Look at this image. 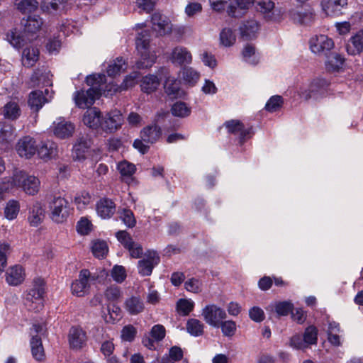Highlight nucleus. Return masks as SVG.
Masks as SVG:
<instances>
[{"mask_svg": "<svg viewBox=\"0 0 363 363\" xmlns=\"http://www.w3.org/2000/svg\"><path fill=\"white\" fill-rule=\"evenodd\" d=\"M88 148L85 141H77L72 148V157L74 160H82L85 158V152Z\"/></svg>", "mask_w": 363, "mask_h": 363, "instance_id": "57", "label": "nucleus"}, {"mask_svg": "<svg viewBox=\"0 0 363 363\" xmlns=\"http://www.w3.org/2000/svg\"><path fill=\"white\" fill-rule=\"evenodd\" d=\"M195 303L190 298H179L176 305L177 313L182 316L188 315L194 308Z\"/></svg>", "mask_w": 363, "mask_h": 363, "instance_id": "41", "label": "nucleus"}, {"mask_svg": "<svg viewBox=\"0 0 363 363\" xmlns=\"http://www.w3.org/2000/svg\"><path fill=\"white\" fill-rule=\"evenodd\" d=\"M48 210L51 220L57 223L66 221L71 213L69 202L60 196H55L49 201Z\"/></svg>", "mask_w": 363, "mask_h": 363, "instance_id": "5", "label": "nucleus"}, {"mask_svg": "<svg viewBox=\"0 0 363 363\" xmlns=\"http://www.w3.org/2000/svg\"><path fill=\"white\" fill-rule=\"evenodd\" d=\"M43 25L42 18L38 16H28L25 24L24 31L28 33H35Z\"/></svg>", "mask_w": 363, "mask_h": 363, "instance_id": "43", "label": "nucleus"}, {"mask_svg": "<svg viewBox=\"0 0 363 363\" xmlns=\"http://www.w3.org/2000/svg\"><path fill=\"white\" fill-rule=\"evenodd\" d=\"M45 282L41 278L33 280L32 287L24 294V305L28 311L39 312L44 306Z\"/></svg>", "mask_w": 363, "mask_h": 363, "instance_id": "3", "label": "nucleus"}, {"mask_svg": "<svg viewBox=\"0 0 363 363\" xmlns=\"http://www.w3.org/2000/svg\"><path fill=\"white\" fill-rule=\"evenodd\" d=\"M91 202V195L86 191H82L75 196L74 203L79 211L85 209Z\"/></svg>", "mask_w": 363, "mask_h": 363, "instance_id": "50", "label": "nucleus"}, {"mask_svg": "<svg viewBox=\"0 0 363 363\" xmlns=\"http://www.w3.org/2000/svg\"><path fill=\"white\" fill-rule=\"evenodd\" d=\"M39 58V50L33 45L26 46L22 52L21 61L24 67H33Z\"/></svg>", "mask_w": 363, "mask_h": 363, "instance_id": "31", "label": "nucleus"}, {"mask_svg": "<svg viewBox=\"0 0 363 363\" xmlns=\"http://www.w3.org/2000/svg\"><path fill=\"white\" fill-rule=\"evenodd\" d=\"M268 308L274 310L279 316H286L292 312L294 304L291 301H279L270 304Z\"/></svg>", "mask_w": 363, "mask_h": 363, "instance_id": "38", "label": "nucleus"}, {"mask_svg": "<svg viewBox=\"0 0 363 363\" xmlns=\"http://www.w3.org/2000/svg\"><path fill=\"white\" fill-rule=\"evenodd\" d=\"M91 250L94 255L98 258H104L108 251L107 243L100 240L93 241Z\"/></svg>", "mask_w": 363, "mask_h": 363, "instance_id": "55", "label": "nucleus"}, {"mask_svg": "<svg viewBox=\"0 0 363 363\" xmlns=\"http://www.w3.org/2000/svg\"><path fill=\"white\" fill-rule=\"evenodd\" d=\"M202 282L196 278H191L184 282V287L186 291L197 294L201 291Z\"/></svg>", "mask_w": 363, "mask_h": 363, "instance_id": "61", "label": "nucleus"}, {"mask_svg": "<svg viewBox=\"0 0 363 363\" xmlns=\"http://www.w3.org/2000/svg\"><path fill=\"white\" fill-rule=\"evenodd\" d=\"M16 5L20 11L26 13L34 11L38 6V2L36 0H21Z\"/></svg>", "mask_w": 363, "mask_h": 363, "instance_id": "59", "label": "nucleus"}, {"mask_svg": "<svg viewBox=\"0 0 363 363\" xmlns=\"http://www.w3.org/2000/svg\"><path fill=\"white\" fill-rule=\"evenodd\" d=\"M169 60L172 64L180 66L189 65L192 62V55L186 48L176 46L172 50Z\"/></svg>", "mask_w": 363, "mask_h": 363, "instance_id": "19", "label": "nucleus"}, {"mask_svg": "<svg viewBox=\"0 0 363 363\" xmlns=\"http://www.w3.org/2000/svg\"><path fill=\"white\" fill-rule=\"evenodd\" d=\"M284 100L282 96L274 95L269 98L267 101L264 109L270 113L278 111L283 106Z\"/></svg>", "mask_w": 363, "mask_h": 363, "instance_id": "56", "label": "nucleus"}, {"mask_svg": "<svg viewBox=\"0 0 363 363\" xmlns=\"http://www.w3.org/2000/svg\"><path fill=\"white\" fill-rule=\"evenodd\" d=\"M259 28V23L254 19L245 21L240 27L242 38L246 40L255 38L257 36Z\"/></svg>", "mask_w": 363, "mask_h": 363, "instance_id": "30", "label": "nucleus"}, {"mask_svg": "<svg viewBox=\"0 0 363 363\" xmlns=\"http://www.w3.org/2000/svg\"><path fill=\"white\" fill-rule=\"evenodd\" d=\"M116 237L126 249H128L134 243L130 235L125 230H120L117 232L116 233Z\"/></svg>", "mask_w": 363, "mask_h": 363, "instance_id": "62", "label": "nucleus"}, {"mask_svg": "<svg viewBox=\"0 0 363 363\" xmlns=\"http://www.w3.org/2000/svg\"><path fill=\"white\" fill-rule=\"evenodd\" d=\"M186 329L193 337H199L204 333V324L196 318H189L186 323Z\"/></svg>", "mask_w": 363, "mask_h": 363, "instance_id": "37", "label": "nucleus"}, {"mask_svg": "<svg viewBox=\"0 0 363 363\" xmlns=\"http://www.w3.org/2000/svg\"><path fill=\"white\" fill-rule=\"evenodd\" d=\"M139 77L140 74L138 72H133L125 77L121 85L109 83L108 84L105 85V88H106V89H111V95H112L114 93L127 90L134 86L137 84Z\"/></svg>", "mask_w": 363, "mask_h": 363, "instance_id": "25", "label": "nucleus"}, {"mask_svg": "<svg viewBox=\"0 0 363 363\" xmlns=\"http://www.w3.org/2000/svg\"><path fill=\"white\" fill-rule=\"evenodd\" d=\"M347 5V0H322L320 6L325 15L337 16Z\"/></svg>", "mask_w": 363, "mask_h": 363, "instance_id": "23", "label": "nucleus"}, {"mask_svg": "<svg viewBox=\"0 0 363 363\" xmlns=\"http://www.w3.org/2000/svg\"><path fill=\"white\" fill-rule=\"evenodd\" d=\"M16 150L21 157L30 159L37 152L38 145L33 138L25 136L18 140Z\"/></svg>", "mask_w": 363, "mask_h": 363, "instance_id": "13", "label": "nucleus"}, {"mask_svg": "<svg viewBox=\"0 0 363 363\" xmlns=\"http://www.w3.org/2000/svg\"><path fill=\"white\" fill-rule=\"evenodd\" d=\"M160 262V257L157 252L148 250L144 257L138 261V272L142 276H150L153 268Z\"/></svg>", "mask_w": 363, "mask_h": 363, "instance_id": "12", "label": "nucleus"}, {"mask_svg": "<svg viewBox=\"0 0 363 363\" xmlns=\"http://www.w3.org/2000/svg\"><path fill=\"white\" fill-rule=\"evenodd\" d=\"M219 328H220L223 335L225 337L233 336L237 330L236 323L232 320H222L220 323Z\"/></svg>", "mask_w": 363, "mask_h": 363, "instance_id": "58", "label": "nucleus"}, {"mask_svg": "<svg viewBox=\"0 0 363 363\" xmlns=\"http://www.w3.org/2000/svg\"><path fill=\"white\" fill-rule=\"evenodd\" d=\"M310 49L312 52L317 55H326L334 48L332 38L325 35H318L310 39Z\"/></svg>", "mask_w": 363, "mask_h": 363, "instance_id": "11", "label": "nucleus"}, {"mask_svg": "<svg viewBox=\"0 0 363 363\" xmlns=\"http://www.w3.org/2000/svg\"><path fill=\"white\" fill-rule=\"evenodd\" d=\"M201 315L208 325L215 328H218L220 323L227 318L225 309L214 303L208 304L203 308Z\"/></svg>", "mask_w": 363, "mask_h": 363, "instance_id": "7", "label": "nucleus"}, {"mask_svg": "<svg viewBox=\"0 0 363 363\" xmlns=\"http://www.w3.org/2000/svg\"><path fill=\"white\" fill-rule=\"evenodd\" d=\"M318 330L315 327L311 325L308 327L303 334L304 341L308 346V345H315L318 340Z\"/></svg>", "mask_w": 363, "mask_h": 363, "instance_id": "60", "label": "nucleus"}, {"mask_svg": "<svg viewBox=\"0 0 363 363\" xmlns=\"http://www.w3.org/2000/svg\"><path fill=\"white\" fill-rule=\"evenodd\" d=\"M96 279V276L91 274L88 269H82L79 278L72 284L71 291L72 294L78 297L84 296L89 291L91 281Z\"/></svg>", "mask_w": 363, "mask_h": 363, "instance_id": "9", "label": "nucleus"}, {"mask_svg": "<svg viewBox=\"0 0 363 363\" xmlns=\"http://www.w3.org/2000/svg\"><path fill=\"white\" fill-rule=\"evenodd\" d=\"M160 84V79L157 75L147 74L141 80V90L146 94L155 91Z\"/></svg>", "mask_w": 363, "mask_h": 363, "instance_id": "35", "label": "nucleus"}, {"mask_svg": "<svg viewBox=\"0 0 363 363\" xmlns=\"http://www.w3.org/2000/svg\"><path fill=\"white\" fill-rule=\"evenodd\" d=\"M92 228V224L86 218H82L77 224V232L83 235H88Z\"/></svg>", "mask_w": 363, "mask_h": 363, "instance_id": "63", "label": "nucleus"}, {"mask_svg": "<svg viewBox=\"0 0 363 363\" xmlns=\"http://www.w3.org/2000/svg\"><path fill=\"white\" fill-rule=\"evenodd\" d=\"M127 68V65L123 57H117L108 65L107 68V74L110 77H115L120 74Z\"/></svg>", "mask_w": 363, "mask_h": 363, "instance_id": "42", "label": "nucleus"}, {"mask_svg": "<svg viewBox=\"0 0 363 363\" xmlns=\"http://www.w3.org/2000/svg\"><path fill=\"white\" fill-rule=\"evenodd\" d=\"M116 168L123 178L131 177L136 171L135 165L127 160L119 162Z\"/></svg>", "mask_w": 363, "mask_h": 363, "instance_id": "47", "label": "nucleus"}, {"mask_svg": "<svg viewBox=\"0 0 363 363\" xmlns=\"http://www.w3.org/2000/svg\"><path fill=\"white\" fill-rule=\"evenodd\" d=\"M243 60L250 64L255 65L259 62V56L256 53L255 48L250 44H247L242 52Z\"/></svg>", "mask_w": 363, "mask_h": 363, "instance_id": "44", "label": "nucleus"}, {"mask_svg": "<svg viewBox=\"0 0 363 363\" xmlns=\"http://www.w3.org/2000/svg\"><path fill=\"white\" fill-rule=\"evenodd\" d=\"M329 82L323 78H317L312 80L309 84H304L300 86L297 93L300 97L308 100L313 99L319 100L328 94Z\"/></svg>", "mask_w": 363, "mask_h": 363, "instance_id": "4", "label": "nucleus"}, {"mask_svg": "<svg viewBox=\"0 0 363 363\" xmlns=\"http://www.w3.org/2000/svg\"><path fill=\"white\" fill-rule=\"evenodd\" d=\"M17 171L18 169H15L11 177H5L0 182L1 189L5 193H10L15 188H18Z\"/></svg>", "mask_w": 363, "mask_h": 363, "instance_id": "46", "label": "nucleus"}, {"mask_svg": "<svg viewBox=\"0 0 363 363\" xmlns=\"http://www.w3.org/2000/svg\"><path fill=\"white\" fill-rule=\"evenodd\" d=\"M254 3L255 0H235L228 6L227 12L231 17L240 18Z\"/></svg>", "mask_w": 363, "mask_h": 363, "instance_id": "24", "label": "nucleus"}, {"mask_svg": "<svg viewBox=\"0 0 363 363\" xmlns=\"http://www.w3.org/2000/svg\"><path fill=\"white\" fill-rule=\"evenodd\" d=\"M225 125L230 134H233L238 138L240 144H242L252 135V128H245L240 121L231 120L225 122Z\"/></svg>", "mask_w": 363, "mask_h": 363, "instance_id": "14", "label": "nucleus"}, {"mask_svg": "<svg viewBox=\"0 0 363 363\" xmlns=\"http://www.w3.org/2000/svg\"><path fill=\"white\" fill-rule=\"evenodd\" d=\"M106 81L104 74H92L86 77V83L90 86L87 90L76 91L73 94L75 105L79 108H86L94 104L95 100L101 94H111V89L105 88Z\"/></svg>", "mask_w": 363, "mask_h": 363, "instance_id": "1", "label": "nucleus"}, {"mask_svg": "<svg viewBox=\"0 0 363 363\" xmlns=\"http://www.w3.org/2000/svg\"><path fill=\"white\" fill-rule=\"evenodd\" d=\"M220 43L224 47L232 46L236 40V36L232 29L224 28L220 33Z\"/></svg>", "mask_w": 363, "mask_h": 363, "instance_id": "48", "label": "nucleus"}, {"mask_svg": "<svg viewBox=\"0 0 363 363\" xmlns=\"http://www.w3.org/2000/svg\"><path fill=\"white\" fill-rule=\"evenodd\" d=\"M157 75L160 77H164L166 79L164 83V89L167 95L172 99L182 98L185 92L181 88V81L174 77L169 76V69L166 67H161L157 70Z\"/></svg>", "mask_w": 363, "mask_h": 363, "instance_id": "6", "label": "nucleus"}, {"mask_svg": "<svg viewBox=\"0 0 363 363\" xmlns=\"http://www.w3.org/2000/svg\"><path fill=\"white\" fill-rule=\"evenodd\" d=\"M119 217L128 228H133L136 224V220L133 211L128 208H120L118 211Z\"/></svg>", "mask_w": 363, "mask_h": 363, "instance_id": "54", "label": "nucleus"}, {"mask_svg": "<svg viewBox=\"0 0 363 363\" xmlns=\"http://www.w3.org/2000/svg\"><path fill=\"white\" fill-rule=\"evenodd\" d=\"M124 308L130 315H135L144 311L145 304L139 296H133L125 301Z\"/></svg>", "mask_w": 363, "mask_h": 363, "instance_id": "32", "label": "nucleus"}, {"mask_svg": "<svg viewBox=\"0 0 363 363\" xmlns=\"http://www.w3.org/2000/svg\"><path fill=\"white\" fill-rule=\"evenodd\" d=\"M166 335L165 328L160 324L155 325L150 330L148 336L143 339V344L147 348L153 350L155 348V343L162 341Z\"/></svg>", "mask_w": 363, "mask_h": 363, "instance_id": "20", "label": "nucleus"}, {"mask_svg": "<svg viewBox=\"0 0 363 363\" xmlns=\"http://www.w3.org/2000/svg\"><path fill=\"white\" fill-rule=\"evenodd\" d=\"M74 125L70 121H66L64 118H57L52 123L54 135L60 139H65L71 137L74 131Z\"/></svg>", "mask_w": 363, "mask_h": 363, "instance_id": "16", "label": "nucleus"}, {"mask_svg": "<svg viewBox=\"0 0 363 363\" xmlns=\"http://www.w3.org/2000/svg\"><path fill=\"white\" fill-rule=\"evenodd\" d=\"M179 75L182 83L190 87L195 86L200 79V73L191 67H182Z\"/></svg>", "mask_w": 363, "mask_h": 363, "instance_id": "27", "label": "nucleus"}, {"mask_svg": "<svg viewBox=\"0 0 363 363\" xmlns=\"http://www.w3.org/2000/svg\"><path fill=\"white\" fill-rule=\"evenodd\" d=\"M31 352L33 358L38 361L43 359L45 354L42 345V340L38 335H33L30 339Z\"/></svg>", "mask_w": 363, "mask_h": 363, "instance_id": "39", "label": "nucleus"}, {"mask_svg": "<svg viewBox=\"0 0 363 363\" xmlns=\"http://www.w3.org/2000/svg\"><path fill=\"white\" fill-rule=\"evenodd\" d=\"M124 121L121 112L118 110H112L103 116L101 130L104 132L112 133L119 129Z\"/></svg>", "mask_w": 363, "mask_h": 363, "instance_id": "10", "label": "nucleus"}, {"mask_svg": "<svg viewBox=\"0 0 363 363\" xmlns=\"http://www.w3.org/2000/svg\"><path fill=\"white\" fill-rule=\"evenodd\" d=\"M48 102L40 91H33L30 94L28 104L30 108L38 111Z\"/></svg>", "mask_w": 363, "mask_h": 363, "instance_id": "40", "label": "nucleus"}, {"mask_svg": "<svg viewBox=\"0 0 363 363\" xmlns=\"http://www.w3.org/2000/svg\"><path fill=\"white\" fill-rule=\"evenodd\" d=\"M45 211L40 201H35L29 209L28 220L31 226L37 227L44 218Z\"/></svg>", "mask_w": 363, "mask_h": 363, "instance_id": "28", "label": "nucleus"}, {"mask_svg": "<svg viewBox=\"0 0 363 363\" xmlns=\"http://www.w3.org/2000/svg\"><path fill=\"white\" fill-rule=\"evenodd\" d=\"M152 28L158 35L169 34L172 30V24L166 16L155 13L151 17Z\"/></svg>", "mask_w": 363, "mask_h": 363, "instance_id": "17", "label": "nucleus"}, {"mask_svg": "<svg viewBox=\"0 0 363 363\" xmlns=\"http://www.w3.org/2000/svg\"><path fill=\"white\" fill-rule=\"evenodd\" d=\"M20 113V108L16 102H9L4 107V116L9 120L17 119Z\"/></svg>", "mask_w": 363, "mask_h": 363, "instance_id": "49", "label": "nucleus"}, {"mask_svg": "<svg viewBox=\"0 0 363 363\" xmlns=\"http://www.w3.org/2000/svg\"><path fill=\"white\" fill-rule=\"evenodd\" d=\"M256 9L268 21H278L281 19V11L274 10V3L271 0L255 1Z\"/></svg>", "mask_w": 363, "mask_h": 363, "instance_id": "15", "label": "nucleus"}, {"mask_svg": "<svg viewBox=\"0 0 363 363\" xmlns=\"http://www.w3.org/2000/svg\"><path fill=\"white\" fill-rule=\"evenodd\" d=\"M350 42L353 45L354 49L350 50L347 48V52L351 55L360 53L363 51V30L357 32L354 35L352 36Z\"/></svg>", "mask_w": 363, "mask_h": 363, "instance_id": "51", "label": "nucleus"}, {"mask_svg": "<svg viewBox=\"0 0 363 363\" xmlns=\"http://www.w3.org/2000/svg\"><path fill=\"white\" fill-rule=\"evenodd\" d=\"M86 332L82 328L73 326L69 329L68 341L69 346L73 350H80L86 342Z\"/></svg>", "mask_w": 363, "mask_h": 363, "instance_id": "21", "label": "nucleus"}, {"mask_svg": "<svg viewBox=\"0 0 363 363\" xmlns=\"http://www.w3.org/2000/svg\"><path fill=\"white\" fill-rule=\"evenodd\" d=\"M111 277L115 281L122 283L126 278L125 268L121 265L114 266L111 270Z\"/></svg>", "mask_w": 363, "mask_h": 363, "instance_id": "64", "label": "nucleus"}, {"mask_svg": "<svg viewBox=\"0 0 363 363\" xmlns=\"http://www.w3.org/2000/svg\"><path fill=\"white\" fill-rule=\"evenodd\" d=\"M150 33L148 30H142L138 34L135 46L140 60L135 63L137 69L149 68L155 62L156 55L150 50Z\"/></svg>", "mask_w": 363, "mask_h": 363, "instance_id": "2", "label": "nucleus"}, {"mask_svg": "<svg viewBox=\"0 0 363 363\" xmlns=\"http://www.w3.org/2000/svg\"><path fill=\"white\" fill-rule=\"evenodd\" d=\"M115 211L116 205L110 199H101L96 203L97 214L103 219L110 218Z\"/></svg>", "mask_w": 363, "mask_h": 363, "instance_id": "26", "label": "nucleus"}, {"mask_svg": "<svg viewBox=\"0 0 363 363\" xmlns=\"http://www.w3.org/2000/svg\"><path fill=\"white\" fill-rule=\"evenodd\" d=\"M103 115L99 109L96 107L89 108L83 116L84 124L93 130H101Z\"/></svg>", "mask_w": 363, "mask_h": 363, "instance_id": "22", "label": "nucleus"}, {"mask_svg": "<svg viewBox=\"0 0 363 363\" xmlns=\"http://www.w3.org/2000/svg\"><path fill=\"white\" fill-rule=\"evenodd\" d=\"M20 211V203L17 200H9L4 208L5 218L9 220H14Z\"/></svg>", "mask_w": 363, "mask_h": 363, "instance_id": "45", "label": "nucleus"}, {"mask_svg": "<svg viewBox=\"0 0 363 363\" xmlns=\"http://www.w3.org/2000/svg\"><path fill=\"white\" fill-rule=\"evenodd\" d=\"M162 130L157 125H148L143 129L140 133L141 138L148 143H155L161 136Z\"/></svg>", "mask_w": 363, "mask_h": 363, "instance_id": "34", "label": "nucleus"}, {"mask_svg": "<svg viewBox=\"0 0 363 363\" xmlns=\"http://www.w3.org/2000/svg\"><path fill=\"white\" fill-rule=\"evenodd\" d=\"M57 152L56 143L51 140H47L42 143L36 153H38L40 158L47 160L54 157Z\"/></svg>", "mask_w": 363, "mask_h": 363, "instance_id": "33", "label": "nucleus"}, {"mask_svg": "<svg viewBox=\"0 0 363 363\" xmlns=\"http://www.w3.org/2000/svg\"><path fill=\"white\" fill-rule=\"evenodd\" d=\"M18 188L28 195H36L40 190V182L39 179L34 176L28 174L23 170L17 171Z\"/></svg>", "mask_w": 363, "mask_h": 363, "instance_id": "8", "label": "nucleus"}, {"mask_svg": "<svg viewBox=\"0 0 363 363\" xmlns=\"http://www.w3.org/2000/svg\"><path fill=\"white\" fill-rule=\"evenodd\" d=\"M14 138L13 126L6 122H0V143H9Z\"/></svg>", "mask_w": 363, "mask_h": 363, "instance_id": "52", "label": "nucleus"}, {"mask_svg": "<svg viewBox=\"0 0 363 363\" xmlns=\"http://www.w3.org/2000/svg\"><path fill=\"white\" fill-rule=\"evenodd\" d=\"M289 18L295 23L301 25H309L315 18V14L310 9H302L301 10L292 9L288 12Z\"/></svg>", "mask_w": 363, "mask_h": 363, "instance_id": "18", "label": "nucleus"}, {"mask_svg": "<svg viewBox=\"0 0 363 363\" xmlns=\"http://www.w3.org/2000/svg\"><path fill=\"white\" fill-rule=\"evenodd\" d=\"M24 279V269L20 265H15L6 272V280L9 285L18 286L23 281Z\"/></svg>", "mask_w": 363, "mask_h": 363, "instance_id": "29", "label": "nucleus"}, {"mask_svg": "<svg viewBox=\"0 0 363 363\" xmlns=\"http://www.w3.org/2000/svg\"><path fill=\"white\" fill-rule=\"evenodd\" d=\"M345 59L337 53H333L328 57L325 68L329 72H339L343 67Z\"/></svg>", "mask_w": 363, "mask_h": 363, "instance_id": "36", "label": "nucleus"}, {"mask_svg": "<svg viewBox=\"0 0 363 363\" xmlns=\"http://www.w3.org/2000/svg\"><path fill=\"white\" fill-rule=\"evenodd\" d=\"M171 111L174 116L184 118L190 115L191 108L186 103L179 101L172 105Z\"/></svg>", "mask_w": 363, "mask_h": 363, "instance_id": "53", "label": "nucleus"}]
</instances>
